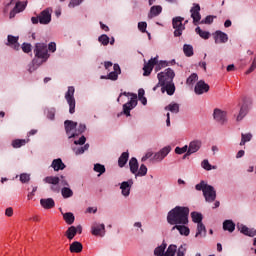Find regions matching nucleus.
Returning <instances> with one entry per match:
<instances>
[{"mask_svg":"<svg viewBox=\"0 0 256 256\" xmlns=\"http://www.w3.org/2000/svg\"><path fill=\"white\" fill-rule=\"evenodd\" d=\"M217 19V16L208 15L205 17V19L201 20V25H211L213 23V20Z\"/></svg>","mask_w":256,"mask_h":256,"instance_id":"43","label":"nucleus"},{"mask_svg":"<svg viewBox=\"0 0 256 256\" xmlns=\"http://www.w3.org/2000/svg\"><path fill=\"white\" fill-rule=\"evenodd\" d=\"M131 97L130 101L123 105V113L126 117H131V110L137 107V94L131 92H122L120 93L119 97L117 98V102L121 101V97Z\"/></svg>","mask_w":256,"mask_h":256,"instance_id":"4","label":"nucleus"},{"mask_svg":"<svg viewBox=\"0 0 256 256\" xmlns=\"http://www.w3.org/2000/svg\"><path fill=\"white\" fill-rule=\"evenodd\" d=\"M87 130V126L85 124H79L78 128L76 129V133L81 135V133H85Z\"/></svg>","mask_w":256,"mask_h":256,"instance_id":"55","label":"nucleus"},{"mask_svg":"<svg viewBox=\"0 0 256 256\" xmlns=\"http://www.w3.org/2000/svg\"><path fill=\"white\" fill-rule=\"evenodd\" d=\"M114 71L110 72L107 76H101L100 79H110V81H117L119 74L121 73V67L119 64H114Z\"/></svg>","mask_w":256,"mask_h":256,"instance_id":"16","label":"nucleus"},{"mask_svg":"<svg viewBox=\"0 0 256 256\" xmlns=\"http://www.w3.org/2000/svg\"><path fill=\"white\" fill-rule=\"evenodd\" d=\"M19 37H15L13 35H8V43L10 47H13L16 51L19 50Z\"/></svg>","mask_w":256,"mask_h":256,"instance_id":"26","label":"nucleus"},{"mask_svg":"<svg viewBox=\"0 0 256 256\" xmlns=\"http://www.w3.org/2000/svg\"><path fill=\"white\" fill-rule=\"evenodd\" d=\"M94 171L96 173H99L98 176L103 175V173H105V165H103V164H95L94 165Z\"/></svg>","mask_w":256,"mask_h":256,"instance_id":"46","label":"nucleus"},{"mask_svg":"<svg viewBox=\"0 0 256 256\" xmlns=\"http://www.w3.org/2000/svg\"><path fill=\"white\" fill-rule=\"evenodd\" d=\"M163 11V7L157 5V6H152L150 8V14L148 17L151 19L153 17H157L158 15H161V12Z\"/></svg>","mask_w":256,"mask_h":256,"instance_id":"28","label":"nucleus"},{"mask_svg":"<svg viewBox=\"0 0 256 256\" xmlns=\"http://www.w3.org/2000/svg\"><path fill=\"white\" fill-rule=\"evenodd\" d=\"M185 18L178 16L172 19V27L174 29V37H181L183 31H185V24H183Z\"/></svg>","mask_w":256,"mask_h":256,"instance_id":"6","label":"nucleus"},{"mask_svg":"<svg viewBox=\"0 0 256 256\" xmlns=\"http://www.w3.org/2000/svg\"><path fill=\"white\" fill-rule=\"evenodd\" d=\"M215 43H227L229 41V36L221 30H217L214 34Z\"/></svg>","mask_w":256,"mask_h":256,"instance_id":"18","label":"nucleus"},{"mask_svg":"<svg viewBox=\"0 0 256 256\" xmlns=\"http://www.w3.org/2000/svg\"><path fill=\"white\" fill-rule=\"evenodd\" d=\"M22 51H24V53H31V44L23 43L22 44Z\"/></svg>","mask_w":256,"mask_h":256,"instance_id":"56","label":"nucleus"},{"mask_svg":"<svg viewBox=\"0 0 256 256\" xmlns=\"http://www.w3.org/2000/svg\"><path fill=\"white\" fill-rule=\"evenodd\" d=\"M26 4H23V2H17L15 7L10 12V19H13L17 13H21L22 11H25Z\"/></svg>","mask_w":256,"mask_h":256,"instance_id":"19","label":"nucleus"},{"mask_svg":"<svg viewBox=\"0 0 256 256\" xmlns=\"http://www.w3.org/2000/svg\"><path fill=\"white\" fill-rule=\"evenodd\" d=\"M244 156H245V151L244 150H240L236 154V159H241V157H244Z\"/></svg>","mask_w":256,"mask_h":256,"instance_id":"64","label":"nucleus"},{"mask_svg":"<svg viewBox=\"0 0 256 256\" xmlns=\"http://www.w3.org/2000/svg\"><path fill=\"white\" fill-rule=\"evenodd\" d=\"M191 217H192V221L194 222V223H202V221H203V215L201 214V213H199V212H192L191 213Z\"/></svg>","mask_w":256,"mask_h":256,"instance_id":"41","label":"nucleus"},{"mask_svg":"<svg viewBox=\"0 0 256 256\" xmlns=\"http://www.w3.org/2000/svg\"><path fill=\"white\" fill-rule=\"evenodd\" d=\"M30 180H31V176L29 174L23 173L20 175L21 183H29Z\"/></svg>","mask_w":256,"mask_h":256,"instance_id":"53","label":"nucleus"},{"mask_svg":"<svg viewBox=\"0 0 256 256\" xmlns=\"http://www.w3.org/2000/svg\"><path fill=\"white\" fill-rule=\"evenodd\" d=\"M65 99L69 105V113L73 115V113H75V87H68V91L65 94Z\"/></svg>","mask_w":256,"mask_h":256,"instance_id":"8","label":"nucleus"},{"mask_svg":"<svg viewBox=\"0 0 256 256\" xmlns=\"http://www.w3.org/2000/svg\"><path fill=\"white\" fill-rule=\"evenodd\" d=\"M165 249H167V243L163 242L162 245L155 248L154 255L165 256Z\"/></svg>","mask_w":256,"mask_h":256,"instance_id":"34","label":"nucleus"},{"mask_svg":"<svg viewBox=\"0 0 256 256\" xmlns=\"http://www.w3.org/2000/svg\"><path fill=\"white\" fill-rule=\"evenodd\" d=\"M199 235H203L204 237L205 235H207V229L205 228V225L202 222L198 223L197 226L196 237H199Z\"/></svg>","mask_w":256,"mask_h":256,"instance_id":"39","label":"nucleus"},{"mask_svg":"<svg viewBox=\"0 0 256 256\" xmlns=\"http://www.w3.org/2000/svg\"><path fill=\"white\" fill-rule=\"evenodd\" d=\"M5 216L6 217H13V208L9 207L5 210Z\"/></svg>","mask_w":256,"mask_h":256,"instance_id":"61","label":"nucleus"},{"mask_svg":"<svg viewBox=\"0 0 256 256\" xmlns=\"http://www.w3.org/2000/svg\"><path fill=\"white\" fill-rule=\"evenodd\" d=\"M170 153H171V146H165L160 151L155 153L151 158V160L161 163V161H163V159H165V157H167Z\"/></svg>","mask_w":256,"mask_h":256,"instance_id":"9","label":"nucleus"},{"mask_svg":"<svg viewBox=\"0 0 256 256\" xmlns=\"http://www.w3.org/2000/svg\"><path fill=\"white\" fill-rule=\"evenodd\" d=\"M169 225H187L189 223V207L176 206L168 212Z\"/></svg>","mask_w":256,"mask_h":256,"instance_id":"2","label":"nucleus"},{"mask_svg":"<svg viewBox=\"0 0 256 256\" xmlns=\"http://www.w3.org/2000/svg\"><path fill=\"white\" fill-rule=\"evenodd\" d=\"M155 65H156L155 71H161V69H164V67H167V65L169 64L167 63V61L161 60L160 62H157V64Z\"/></svg>","mask_w":256,"mask_h":256,"instance_id":"50","label":"nucleus"},{"mask_svg":"<svg viewBox=\"0 0 256 256\" xmlns=\"http://www.w3.org/2000/svg\"><path fill=\"white\" fill-rule=\"evenodd\" d=\"M213 117L217 123H220L221 125H225L227 123V112L223 111L219 108H215L213 112Z\"/></svg>","mask_w":256,"mask_h":256,"instance_id":"10","label":"nucleus"},{"mask_svg":"<svg viewBox=\"0 0 256 256\" xmlns=\"http://www.w3.org/2000/svg\"><path fill=\"white\" fill-rule=\"evenodd\" d=\"M253 139V134L251 133H247L241 134V141H240V146L243 147V145H245V143H249V141H251Z\"/></svg>","mask_w":256,"mask_h":256,"instance_id":"38","label":"nucleus"},{"mask_svg":"<svg viewBox=\"0 0 256 256\" xmlns=\"http://www.w3.org/2000/svg\"><path fill=\"white\" fill-rule=\"evenodd\" d=\"M202 167L203 169H205L206 171H211V164H209V160H204L202 162Z\"/></svg>","mask_w":256,"mask_h":256,"instance_id":"58","label":"nucleus"},{"mask_svg":"<svg viewBox=\"0 0 256 256\" xmlns=\"http://www.w3.org/2000/svg\"><path fill=\"white\" fill-rule=\"evenodd\" d=\"M129 167L130 171L133 175H136V173L139 171V162L137 161V158L132 157L129 161Z\"/></svg>","mask_w":256,"mask_h":256,"instance_id":"25","label":"nucleus"},{"mask_svg":"<svg viewBox=\"0 0 256 256\" xmlns=\"http://www.w3.org/2000/svg\"><path fill=\"white\" fill-rule=\"evenodd\" d=\"M61 193L64 199H69L70 197H73V190H71V188L69 187L62 188Z\"/></svg>","mask_w":256,"mask_h":256,"instance_id":"40","label":"nucleus"},{"mask_svg":"<svg viewBox=\"0 0 256 256\" xmlns=\"http://www.w3.org/2000/svg\"><path fill=\"white\" fill-rule=\"evenodd\" d=\"M83 251V244L81 242L75 241L70 244V253H81Z\"/></svg>","mask_w":256,"mask_h":256,"instance_id":"27","label":"nucleus"},{"mask_svg":"<svg viewBox=\"0 0 256 256\" xmlns=\"http://www.w3.org/2000/svg\"><path fill=\"white\" fill-rule=\"evenodd\" d=\"M127 161H129V152H123L118 159L119 167H123L124 165H127Z\"/></svg>","mask_w":256,"mask_h":256,"instance_id":"32","label":"nucleus"},{"mask_svg":"<svg viewBox=\"0 0 256 256\" xmlns=\"http://www.w3.org/2000/svg\"><path fill=\"white\" fill-rule=\"evenodd\" d=\"M67 239H69V241L73 240L75 238V235H77V228L75 226H70L66 233H65Z\"/></svg>","mask_w":256,"mask_h":256,"instance_id":"31","label":"nucleus"},{"mask_svg":"<svg viewBox=\"0 0 256 256\" xmlns=\"http://www.w3.org/2000/svg\"><path fill=\"white\" fill-rule=\"evenodd\" d=\"M36 59H41L40 63H45L49 59V49L45 43H36L34 48Z\"/></svg>","mask_w":256,"mask_h":256,"instance_id":"5","label":"nucleus"},{"mask_svg":"<svg viewBox=\"0 0 256 256\" xmlns=\"http://www.w3.org/2000/svg\"><path fill=\"white\" fill-rule=\"evenodd\" d=\"M185 253H187V247L185 244H182L177 251V256H185Z\"/></svg>","mask_w":256,"mask_h":256,"instance_id":"52","label":"nucleus"},{"mask_svg":"<svg viewBox=\"0 0 256 256\" xmlns=\"http://www.w3.org/2000/svg\"><path fill=\"white\" fill-rule=\"evenodd\" d=\"M191 17L193 19V24L197 25L201 21V6L197 3L193 4V7L190 9Z\"/></svg>","mask_w":256,"mask_h":256,"instance_id":"11","label":"nucleus"},{"mask_svg":"<svg viewBox=\"0 0 256 256\" xmlns=\"http://www.w3.org/2000/svg\"><path fill=\"white\" fill-rule=\"evenodd\" d=\"M199 79V76L197 75V73H193L191 74L187 80H186V84L187 85H194L195 81H197Z\"/></svg>","mask_w":256,"mask_h":256,"instance_id":"45","label":"nucleus"},{"mask_svg":"<svg viewBox=\"0 0 256 256\" xmlns=\"http://www.w3.org/2000/svg\"><path fill=\"white\" fill-rule=\"evenodd\" d=\"M27 145V140L26 139H15L12 141V147L14 149H19L23 146Z\"/></svg>","mask_w":256,"mask_h":256,"instance_id":"37","label":"nucleus"},{"mask_svg":"<svg viewBox=\"0 0 256 256\" xmlns=\"http://www.w3.org/2000/svg\"><path fill=\"white\" fill-rule=\"evenodd\" d=\"M91 233L95 237H105V224L93 223Z\"/></svg>","mask_w":256,"mask_h":256,"instance_id":"13","label":"nucleus"},{"mask_svg":"<svg viewBox=\"0 0 256 256\" xmlns=\"http://www.w3.org/2000/svg\"><path fill=\"white\" fill-rule=\"evenodd\" d=\"M138 29L141 33H147V22H139Z\"/></svg>","mask_w":256,"mask_h":256,"instance_id":"54","label":"nucleus"},{"mask_svg":"<svg viewBox=\"0 0 256 256\" xmlns=\"http://www.w3.org/2000/svg\"><path fill=\"white\" fill-rule=\"evenodd\" d=\"M98 41L101 45L107 46L109 45V36H107V34H102L99 36Z\"/></svg>","mask_w":256,"mask_h":256,"instance_id":"47","label":"nucleus"},{"mask_svg":"<svg viewBox=\"0 0 256 256\" xmlns=\"http://www.w3.org/2000/svg\"><path fill=\"white\" fill-rule=\"evenodd\" d=\"M48 49L51 51V53H55L57 51V44H55V42H51L48 45Z\"/></svg>","mask_w":256,"mask_h":256,"instance_id":"59","label":"nucleus"},{"mask_svg":"<svg viewBox=\"0 0 256 256\" xmlns=\"http://www.w3.org/2000/svg\"><path fill=\"white\" fill-rule=\"evenodd\" d=\"M157 63H158V56L151 58L146 64H144V67H143L144 77H149V75H151L153 68L155 67V65H157Z\"/></svg>","mask_w":256,"mask_h":256,"instance_id":"12","label":"nucleus"},{"mask_svg":"<svg viewBox=\"0 0 256 256\" xmlns=\"http://www.w3.org/2000/svg\"><path fill=\"white\" fill-rule=\"evenodd\" d=\"M158 83L153 88V91H157L159 87H161L162 93H167V95H175V83L173 79H175V71L171 68L165 69V71L157 74Z\"/></svg>","mask_w":256,"mask_h":256,"instance_id":"1","label":"nucleus"},{"mask_svg":"<svg viewBox=\"0 0 256 256\" xmlns=\"http://www.w3.org/2000/svg\"><path fill=\"white\" fill-rule=\"evenodd\" d=\"M175 229L179 231L180 235H185V237H188L190 233L189 227L185 226V224H176L172 227V231H175Z\"/></svg>","mask_w":256,"mask_h":256,"instance_id":"23","label":"nucleus"},{"mask_svg":"<svg viewBox=\"0 0 256 256\" xmlns=\"http://www.w3.org/2000/svg\"><path fill=\"white\" fill-rule=\"evenodd\" d=\"M153 157V152H147L144 157H142V161L145 162L147 159H151Z\"/></svg>","mask_w":256,"mask_h":256,"instance_id":"63","label":"nucleus"},{"mask_svg":"<svg viewBox=\"0 0 256 256\" xmlns=\"http://www.w3.org/2000/svg\"><path fill=\"white\" fill-rule=\"evenodd\" d=\"M44 181L49 185H59V181H61V179L57 176H47L44 178Z\"/></svg>","mask_w":256,"mask_h":256,"instance_id":"36","label":"nucleus"},{"mask_svg":"<svg viewBox=\"0 0 256 256\" xmlns=\"http://www.w3.org/2000/svg\"><path fill=\"white\" fill-rule=\"evenodd\" d=\"M166 111H170L171 113H179V104L171 103L165 107Z\"/></svg>","mask_w":256,"mask_h":256,"instance_id":"42","label":"nucleus"},{"mask_svg":"<svg viewBox=\"0 0 256 256\" xmlns=\"http://www.w3.org/2000/svg\"><path fill=\"white\" fill-rule=\"evenodd\" d=\"M238 229H239L240 233H242L243 235H246L247 237H255V235H256L255 229H250L249 227H247L243 224L239 225Z\"/></svg>","mask_w":256,"mask_h":256,"instance_id":"21","label":"nucleus"},{"mask_svg":"<svg viewBox=\"0 0 256 256\" xmlns=\"http://www.w3.org/2000/svg\"><path fill=\"white\" fill-rule=\"evenodd\" d=\"M195 189L196 191L203 192L204 199L207 203H213V201L217 199V191H215V188L203 180L195 185Z\"/></svg>","mask_w":256,"mask_h":256,"instance_id":"3","label":"nucleus"},{"mask_svg":"<svg viewBox=\"0 0 256 256\" xmlns=\"http://www.w3.org/2000/svg\"><path fill=\"white\" fill-rule=\"evenodd\" d=\"M131 185H133V180L122 182L120 189L122 190V195H124V197H129L131 193Z\"/></svg>","mask_w":256,"mask_h":256,"instance_id":"20","label":"nucleus"},{"mask_svg":"<svg viewBox=\"0 0 256 256\" xmlns=\"http://www.w3.org/2000/svg\"><path fill=\"white\" fill-rule=\"evenodd\" d=\"M189 151V146L185 145L182 148L181 147H176L175 148V153L177 155H183V153H187Z\"/></svg>","mask_w":256,"mask_h":256,"instance_id":"49","label":"nucleus"},{"mask_svg":"<svg viewBox=\"0 0 256 256\" xmlns=\"http://www.w3.org/2000/svg\"><path fill=\"white\" fill-rule=\"evenodd\" d=\"M51 167L54 169V171H63L66 166L61 158H57L52 161Z\"/></svg>","mask_w":256,"mask_h":256,"instance_id":"22","label":"nucleus"},{"mask_svg":"<svg viewBox=\"0 0 256 256\" xmlns=\"http://www.w3.org/2000/svg\"><path fill=\"white\" fill-rule=\"evenodd\" d=\"M85 141H87V138L85 136H81L79 140L74 141V145H85Z\"/></svg>","mask_w":256,"mask_h":256,"instance_id":"57","label":"nucleus"},{"mask_svg":"<svg viewBox=\"0 0 256 256\" xmlns=\"http://www.w3.org/2000/svg\"><path fill=\"white\" fill-rule=\"evenodd\" d=\"M209 89V84L205 83L203 80H200L196 83L194 91L196 95H203V93H208Z\"/></svg>","mask_w":256,"mask_h":256,"instance_id":"15","label":"nucleus"},{"mask_svg":"<svg viewBox=\"0 0 256 256\" xmlns=\"http://www.w3.org/2000/svg\"><path fill=\"white\" fill-rule=\"evenodd\" d=\"M74 152H75L76 155H83V153H85V150L82 146V147H79V148H75Z\"/></svg>","mask_w":256,"mask_h":256,"instance_id":"62","label":"nucleus"},{"mask_svg":"<svg viewBox=\"0 0 256 256\" xmlns=\"http://www.w3.org/2000/svg\"><path fill=\"white\" fill-rule=\"evenodd\" d=\"M203 145V142L201 140H193L189 143L188 151L186 152V155H193V153H197L199 149H201Z\"/></svg>","mask_w":256,"mask_h":256,"instance_id":"17","label":"nucleus"},{"mask_svg":"<svg viewBox=\"0 0 256 256\" xmlns=\"http://www.w3.org/2000/svg\"><path fill=\"white\" fill-rule=\"evenodd\" d=\"M82 3H83V0H70L68 7H70V9H73L75 7H79V5Z\"/></svg>","mask_w":256,"mask_h":256,"instance_id":"51","label":"nucleus"},{"mask_svg":"<svg viewBox=\"0 0 256 256\" xmlns=\"http://www.w3.org/2000/svg\"><path fill=\"white\" fill-rule=\"evenodd\" d=\"M195 33L199 35L201 39L207 40L209 37H211V33L209 31H203L199 26L195 28Z\"/></svg>","mask_w":256,"mask_h":256,"instance_id":"29","label":"nucleus"},{"mask_svg":"<svg viewBox=\"0 0 256 256\" xmlns=\"http://www.w3.org/2000/svg\"><path fill=\"white\" fill-rule=\"evenodd\" d=\"M63 219L67 225H73V223H75V215L71 212L64 213Z\"/></svg>","mask_w":256,"mask_h":256,"instance_id":"33","label":"nucleus"},{"mask_svg":"<svg viewBox=\"0 0 256 256\" xmlns=\"http://www.w3.org/2000/svg\"><path fill=\"white\" fill-rule=\"evenodd\" d=\"M38 19L40 25H49L51 23V10L49 8L43 10L39 14Z\"/></svg>","mask_w":256,"mask_h":256,"instance_id":"14","label":"nucleus"},{"mask_svg":"<svg viewBox=\"0 0 256 256\" xmlns=\"http://www.w3.org/2000/svg\"><path fill=\"white\" fill-rule=\"evenodd\" d=\"M183 53L186 57H193L194 55L193 46L191 44H184Z\"/></svg>","mask_w":256,"mask_h":256,"instance_id":"35","label":"nucleus"},{"mask_svg":"<svg viewBox=\"0 0 256 256\" xmlns=\"http://www.w3.org/2000/svg\"><path fill=\"white\" fill-rule=\"evenodd\" d=\"M223 229L224 231H229V233H233V231H235V224L232 222V220H225L223 222Z\"/></svg>","mask_w":256,"mask_h":256,"instance_id":"30","label":"nucleus"},{"mask_svg":"<svg viewBox=\"0 0 256 256\" xmlns=\"http://www.w3.org/2000/svg\"><path fill=\"white\" fill-rule=\"evenodd\" d=\"M64 127L66 131V135L68 136V139H75V137H79V134L77 131V122L66 120L64 122Z\"/></svg>","mask_w":256,"mask_h":256,"instance_id":"7","label":"nucleus"},{"mask_svg":"<svg viewBox=\"0 0 256 256\" xmlns=\"http://www.w3.org/2000/svg\"><path fill=\"white\" fill-rule=\"evenodd\" d=\"M135 175L136 177H145V175H147V166H145V164H141L139 170Z\"/></svg>","mask_w":256,"mask_h":256,"instance_id":"44","label":"nucleus"},{"mask_svg":"<svg viewBox=\"0 0 256 256\" xmlns=\"http://www.w3.org/2000/svg\"><path fill=\"white\" fill-rule=\"evenodd\" d=\"M40 205L44 209H53V207H55V200H53V198H47V199L42 198L40 200Z\"/></svg>","mask_w":256,"mask_h":256,"instance_id":"24","label":"nucleus"},{"mask_svg":"<svg viewBox=\"0 0 256 256\" xmlns=\"http://www.w3.org/2000/svg\"><path fill=\"white\" fill-rule=\"evenodd\" d=\"M245 115H247V106H242L240 108V112L237 116V121H242L243 117H245Z\"/></svg>","mask_w":256,"mask_h":256,"instance_id":"48","label":"nucleus"},{"mask_svg":"<svg viewBox=\"0 0 256 256\" xmlns=\"http://www.w3.org/2000/svg\"><path fill=\"white\" fill-rule=\"evenodd\" d=\"M256 69V57L254 58L250 68L248 69V71L246 72L247 74L249 73H253V70Z\"/></svg>","mask_w":256,"mask_h":256,"instance_id":"60","label":"nucleus"}]
</instances>
